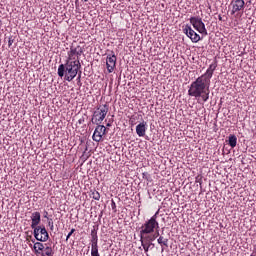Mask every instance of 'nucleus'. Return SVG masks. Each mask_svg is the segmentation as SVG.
<instances>
[{
	"instance_id": "7c9ffc66",
	"label": "nucleus",
	"mask_w": 256,
	"mask_h": 256,
	"mask_svg": "<svg viewBox=\"0 0 256 256\" xmlns=\"http://www.w3.org/2000/svg\"><path fill=\"white\" fill-rule=\"evenodd\" d=\"M75 3H79V0H75Z\"/></svg>"
},
{
	"instance_id": "a878e982",
	"label": "nucleus",
	"mask_w": 256,
	"mask_h": 256,
	"mask_svg": "<svg viewBox=\"0 0 256 256\" xmlns=\"http://www.w3.org/2000/svg\"><path fill=\"white\" fill-rule=\"evenodd\" d=\"M11 45H13V40L11 38H9V40H8V47H11Z\"/></svg>"
},
{
	"instance_id": "9b49d317",
	"label": "nucleus",
	"mask_w": 256,
	"mask_h": 256,
	"mask_svg": "<svg viewBox=\"0 0 256 256\" xmlns=\"http://www.w3.org/2000/svg\"><path fill=\"white\" fill-rule=\"evenodd\" d=\"M183 33L192 41V43H199V41H201V36L197 34L190 25H186L183 28Z\"/></svg>"
},
{
	"instance_id": "6e6552de",
	"label": "nucleus",
	"mask_w": 256,
	"mask_h": 256,
	"mask_svg": "<svg viewBox=\"0 0 256 256\" xmlns=\"http://www.w3.org/2000/svg\"><path fill=\"white\" fill-rule=\"evenodd\" d=\"M231 15H239V13H243L245 11V0H231Z\"/></svg>"
},
{
	"instance_id": "aec40b11",
	"label": "nucleus",
	"mask_w": 256,
	"mask_h": 256,
	"mask_svg": "<svg viewBox=\"0 0 256 256\" xmlns=\"http://www.w3.org/2000/svg\"><path fill=\"white\" fill-rule=\"evenodd\" d=\"M228 145L232 148L235 149L237 147V136L235 134H230L228 137Z\"/></svg>"
},
{
	"instance_id": "c756f323",
	"label": "nucleus",
	"mask_w": 256,
	"mask_h": 256,
	"mask_svg": "<svg viewBox=\"0 0 256 256\" xmlns=\"http://www.w3.org/2000/svg\"><path fill=\"white\" fill-rule=\"evenodd\" d=\"M132 122V125H135V123L133 122V120H130Z\"/></svg>"
},
{
	"instance_id": "9d476101",
	"label": "nucleus",
	"mask_w": 256,
	"mask_h": 256,
	"mask_svg": "<svg viewBox=\"0 0 256 256\" xmlns=\"http://www.w3.org/2000/svg\"><path fill=\"white\" fill-rule=\"evenodd\" d=\"M68 61H79V57H81V55H83V47L81 46H71L70 47V51H68L67 53Z\"/></svg>"
},
{
	"instance_id": "39448f33",
	"label": "nucleus",
	"mask_w": 256,
	"mask_h": 256,
	"mask_svg": "<svg viewBox=\"0 0 256 256\" xmlns=\"http://www.w3.org/2000/svg\"><path fill=\"white\" fill-rule=\"evenodd\" d=\"M34 230V237L37 241L41 243H45V241H49V232L45 226H36V228H32Z\"/></svg>"
},
{
	"instance_id": "412c9836",
	"label": "nucleus",
	"mask_w": 256,
	"mask_h": 256,
	"mask_svg": "<svg viewBox=\"0 0 256 256\" xmlns=\"http://www.w3.org/2000/svg\"><path fill=\"white\" fill-rule=\"evenodd\" d=\"M92 199H95V201H99L101 199V194L97 190H94L91 194Z\"/></svg>"
},
{
	"instance_id": "2eb2a0df",
	"label": "nucleus",
	"mask_w": 256,
	"mask_h": 256,
	"mask_svg": "<svg viewBox=\"0 0 256 256\" xmlns=\"http://www.w3.org/2000/svg\"><path fill=\"white\" fill-rule=\"evenodd\" d=\"M136 133L138 137H145L147 133V122L143 121L136 126Z\"/></svg>"
},
{
	"instance_id": "393cba45",
	"label": "nucleus",
	"mask_w": 256,
	"mask_h": 256,
	"mask_svg": "<svg viewBox=\"0 0 256 256\" xmlns=\"http://www.w3.org/2000/svg\"><path fill=\"white\" fill-rule=\"evenodd\" d=\"M79 74H78V77H77V81H78V83H81V71L80 72H78Z\"/></svg>"
},
{
	"instance_id": "b1692460",
	"label": "nucleus",
	"mask_w": 256,
	"mask_h": 256,
	"mask_svg": "<svg viewBox=\"0 0 256 256\" xmlns=\"http://www.w3.org/2000/svg\"><path fill=\"white\" fill-rule=\"evenodd\" d=\"M112 209H117V204H115V201L112 200L111 204Z\"/></svg>"
},
{
	"instance_id": "1a4fd4ad",
	"label": "nucleus",
	"mask_w": 256,
	"mask_h": 256,
	"mask_svg": "<svg viewBox=\"0 0 256 256\" xmlns=\"http://www.w3.org/2000/svg\"><path fill=\"white\" fill-rule=\"evenodd\" d=\"M96 125L97 126L92 135V139L96 143H100V141H103V136L107 135V127H105V125H101V124H96Z\"/></svg>"
},
{
	"instance_id": "f03ea898",
	"label": "nucleus",
	"mask_w": 256,
	"mask_h": 256,
	"mask_svg": "<svg viewBox=\"0 0 256 256\" xmlns=\"http://www.w3.org/2000/svg\"><path fill=\"white\" fill-rule=\"evenodd\" d=\"M81 62L79 60H67L65 64L58 67V76L64 77L65 81L71 82L79 75Z\"/></svg>"
},
{
	"instance_id": "423d86ee",
	"label": "nucleus",
	"mask_w": 256,
	"mask_h": 256,
	"mask_svg": "<svg viewBox=\"0 0 256 256\" xmlns=\"http://www.w3.org/2000/svg\"><path fill=\"white\" fill-rule=\"evenodd\" d=\"M190 23L198 33H201V35H208L207 28H205V23H203L201 17H191Z\"/></svg>"
},
{
	"instance_id": "f8f14e48",
	"label": "nucleus",
	"mask_w": 256,
	"mask_h": 256,
	"mask_svg": "<svg viewBox=\"0 0 256 256\" xmlns=\"http://www.w3.org/2000/svg\"><path fill=\"white\" fill-rule=\"evenodd\" d=\"M117 65V56H115V52H111V54L107 55L106 58V67L108 73H113L115 71V67Z\"/></svg>"
},
{
	"instance_id": "2f4dec72",
	"label": "nucleus",
	"mask_w": 256,
	"mask_h": 256,
	"mask_svg": "<svg viewBox=\"0 0 256 256\" xmlns=\"http://www.w3.org/2000/svg\"><path fill=\"white\" fill-rule=\"evenodd\" d=\"M143 177H145V173H143Z\"/></svg>"
},
{
	"instance_id": "7ed1b4c3",
	"label": "nucleus",
	"mask_w": 256,
	"mask_h": 256,
	"mask_svg": "<svg viewBox=\"0 0 256 256\" xmlns=\"http://www.w3.org/2000/svg\"><path fill=\"white\" fill-rule=\"evenodd\" d=\"M157 215L159 212H156L149 220H147L140 227V237H159V222L157 221Z\"/></svg>"
},
{
	"instance_id": "0eeeda50",
	"label": "nucleus",
	"mask_w": 256,
	"mask_h": 256,
	"mask_svg": "<svg viewBox=\"0 0 256 256\" xmlns=\"http://www.w3.org/2000/svg\"><path fill=\"white\" fill-rule=\"evenodd\" d=\"M91 256H101L99 254V236L97 235V231L95 229L91 230Z\"/></svg>"
},
{
	"instance_id": "dca6fc26",
	"label": "nucleus",
	"mask_w": 256,
	"mask_h": 256,
	"mask_svg": "<svg viewBox=\"0 0 256 256\" xmlns=\"http://www.w3.org/2000/svg\"><path fill=\"white\" fill-rule=\"evenodd\" d=\"M31 219H32L31 229H35L36 227H39V223H41V213L40 212L32 213Z\"/></svg>"
},
{
	"instance_id": "f3484780",
	"label": "nucleus",
	"mask_w": 256,
	"mask_h": 256,
	"mask_svg": "<svg viewBox=\"0 0 256 256\" xmlns=\"http://www.w3.org/2000/svg\"><path fill=\"white\" fill-rule=\"evenodd\" d=\"M157 241L158 244L161 245V253H163V251H165V247H169V239L160 236Z\"/></svg>"
},
{
	"instance_id": "f257e3e1",
	"label": "nucleus",
	"mask_w": 256,
	"mask_h": 256,
	"mask_svg": "<svg viewBox=\"0 0 256 256\" xmlns=\"http://www.w3.org/2000/svg\"><path fill=\"white\" fill-rule=\"evenodd\" d=\"M210 85L211 82H209V80H206L201 76L198 77L194 82L190 84V87L188 89L189 97H195V99H202L204 103H207V101H209Z\"/></svg>"
},
{
	"instance_id": "bb28decb",
	"label": "nucleus",
	"mask_w": 256,
	"mask_h": 256,
	"mask_svg": "<svg viewBox=\"0 0 256 256\" xmlns=\"http://www.w3.org/2000/svg\"><path fill=\"white\" fill-rule=\"evenodd\" d=\"M111 120H109V122L106 124V127H111Z\"/></svg>"
},
{
	"instance_id": "6ab92c4d",
	"label": "nucleus",
	"mask_w": 256,
	"mask_h": 256,
	"mask_svg": "<svg viewBox=\"0 0 256 256\" xmlns=\"http://www.w3.org/2000/svg\"><path fill=\"white\" fill-rule=\"evenodd\" d=\"M47 247V244H43L41 242H35L34 243V246H33V249L36 253V255H38L39 253L42 252L43 249H45Z\"/></svg>"
},
{
	"instance_id": "20e7f679",
	"label": "nucleus",
	"mask_w": 256,
	"mask_h": 256,
	"mask_svg": "<svg viewBox=\"0 0 256 256\" xmlns=\"http://www.w3.org/2000/svg\"><path fill=\"white\" fill-rule=\"evenodd\" d=\"M109 113V104L100 105L92 115L91 123L93 125H101Z\"/></svg>"
},
{
	"instance_id": "c85d7f7f",
	"label": "nucleus",
	"mask_w": 256,
	"mask_h": 256,
	"mask_svg": "<svg viewBox=\"0 0 256 256\" xmlns=\"http://www.w3.org/2000/svg\"><path fill=\"white\" fill-rule=\"evenodd\" d=\"M82 1H84V3H87V1H89V0H82Z\"/></svg>"
},
{
	"instance_id": "cd10ccee",
	"label": "nucleus",
	"mask_w": 256,
	"mask_h": 256,
	"mask_svg": "<svg viewBox=\"0 0 256 256\" xmlns=\"http://www.w3.org/2000/svg\"><path fill=\"white\" fill-rule=\"evenodd\" d=\"M46 214H45V216L44 217H47V215H49V213L48 212H45Z\"/></svg>"
},
{
	"instance_id": "4be33fe9",
	"label": "nucleus",
	"mask_w": 256,
	"mask_h": 256,
	"mask_svg": "<svg viewBox=\"0 0 256 256\" xmlns=\"http://www.w3.org/2000/svg\"><path fill=\"white\" fill-rule=\"evenodd\" d=\"M73 233H75V228H72L71 231L68 233V235L66 236V241H69L71 235H73Z\"/></svg>"
},
{
	"instance_id": "5701e85b",
	"label": "nucleus",
	"mask_w": 256,
	"mask_h": 256,
	"mask_svg": "<svg viewBox=\"0 0 256 256\" xmlns=\"http://www.w3.org/2000/svg\"><path fill=\"white\" fill-rule=\"evenodd\" d=\"M48 225H49V227H50V229H51V231H53V219H50L49 221H48Z\"/></svg>"
},
{
	"instance_id": "473e14b6",
	"label": "nucleus",
	"mask_w": 256,
	"mask_h": 256,
	"mask_svg": "<svg viewBox=\"0 0 256 256\" xmlns=\"http://www.w3.org/2000/svg\"><path fill=\"white\" fill-rule=\"evenodd\" d=\"M220 21H221V16L219 17Z\"/></svg>"
},
{
	"instance_id": "a211bd4d",
	"label": "nucleus",
	"mask_w": 256,
	"mask_h": 256,
	"mask_svg": "<svg viewBox=\"0 0 256 256\" xmlns=\"http://www.w3.org/2000/svg\"><path fill=\"white\" fill-rule=\"evenodd\" d=\"M37 256H53V248L51 246H46L41 252L36 254Z\"/></svg>"
},
{
	"instance_id": "4468645a",
	"label": "nucleus",
	"mask_w": 256,
	"mask_h": 256,
	"mask_svg": "<svg viewBox=\"0 0 256 256\" xmlns=\"http://www.w3.org/2000/svg\"><path fill=\"white\" fill-rule=\"evenodd\" d=\"M215 69H217V62L210 64L206 72L200 77L211 83V78L213 77V73H215Z\"/></svg>"
},
{
	"instance_id": "ddd939ff",
	"label": "nucleus",
	"mask_w": 256,
	"mask_h": 256,
	"mask_svg": "<svg viewBox=\"0 0 256 256\" xmlns=\"http://www.w3.org/2000/svg\"><path fill=\"white\" fill-rule=\"evenodd\" d=\"M157 239V236H140V243L145 253H149V248L153 245V241Z\"/></svg>"
}]
</instances>
